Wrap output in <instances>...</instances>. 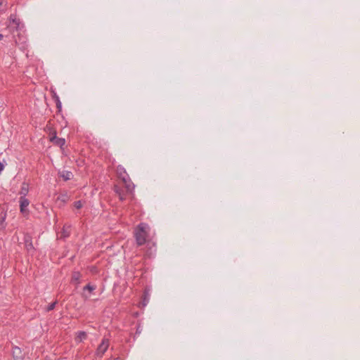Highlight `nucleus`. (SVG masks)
Returning <instances> with one entry per match:
<instances>
[{"label": "nucleus", "instance_id": "nucleus-1", "mask_svg": "<svg viewBox=\"0 0 360 360\" xmlns=\"http://www.w3.org/2000/svg\"><path fill=\"white\" fill-rule=\"evenodd\" d=\"M7 28L11 32L14 33L15 31H21L22 29L23 28V25L21 23L20 19L18 18L15 15H11L8 19V25L7 26ZM13 37L16 44L25 43L24 38L21 37L20 33H18L17 35L13 34Z\"/></svg>", "mask_w": 360, "mask_h": 360}, {"label": "nucleus", "instance_id": "nucleus-2", "mask_svg": "<svg viewBox=\"0 0 360 360\" xmlns=\"http://www.w3.org/2000/svg\"><path fill=\"white\" fill-rule=\"evenodd\" d=\"M150 228L147 224L141 223L134 229V235L136 244L139 246L143 245L149 242L147 238L148 237V231Z\"/></svg>", "mask_w": 360, "mask_h": 360}, {"label": "nucleus", "instance_id": "nucleus-3", "mask_svg": "<svg viewBox=\"0 0 360 360\" xmlns=\"http://www.w3.org/2000/svg\"><path fill=\"white\" fill-rule=\"evenodd\" d=\"M116 173L119 179H120L127 187V191L134 190V185L131 181V179L126 172V169L122 166L118 165L116 169Z\"/></svg>", "mask_w": 360, "mask_h": 360}, {"label": "nucleus", "instance_id": "nucleus-4", "mask_svg": "<svg viewBox=\"0 0 360 360\" xmlns=\"http://www.w3.org/2000/svg\"><path fill=\"white\" fill-rule=\"evenodd\" d=\"M110 345V341L108 338H103L101 342L97 347L94 356L96 359H101L107 351Z\"/></svg>", "mask_w": 360, "mask_h": 360}, {"label": "nucleus", "instance_id": "nucleus-5", "mask_svg": "<svg viewBox=\"0 0 360 360\" xmlns=\"http://www.w3.org/2000/svg\"><path fill=\"white\" fill-rule=\"evenodd\" d=\"M114 191L118 195L119 199L121 201H123L126 199L128 195L132 193L133 190L127 191V187H125V185L124 184V187L119 185H115Z\"/></svg>", "mask_w": 360, "mask_h": 360}, {"label": "nucleus", "instance_id": "nucleus-6", "mask_svg": "<svg viewBox=\"0 0 360 360\" xmlns=\"http://www.w3.org/2000/svg\"><path fill=\"white\" fill-rule=\"evenodd\" d=\"M50 141L52 142L53 144L62 148L65 143V140L63 138H58L56 136V133L54 132L53 134L50 136Z\"/></svg>", "mask_w": 360, "mask_h": 360}, {"label": "nucleus", "instance_id": "nucleus-7", "mask_svg": "<svg viewBox=\"0 0 360 360\" xmlns=\"http://www.w3.org/2000/svg\"><path fill=\"white\" fill-rule=\"evenodd\" d=\"M12 354L14 360H23L24 354L21 349L18 347H14L12 350Z\"/></svg>", "mask_w": 360, "mask_h": 360}, {"label": "nucleus", "instance_id": "nucleus-8", "mask_svg": "<svg viewBox=\"0 0 360 360\" xmlns=\"http://www.w3.org/2000/svg\"><path fill=\"white\" fill-rule=\"evenodd\" d=\"M19 202H20V212L22 213L27 212V207L30 204V201L28 200V199H27L25 196H21L20 198Z\"/></svg>", "mask_w": 360, "mask_h": 360}, {"label": "nucleus", "instance_id": "nucleus-9", "mask_svg": "<svg viewBox=\"0 0 360 360\" xmlns=\"http://www.w3.org/2000/svg\"><path fill=\"white\" fill-rule=\"evenodd\" d=\"M24 242L26 250L30 252L34 250V246L32 242V238L28 234H26L24 237Z\"/></svg>", "mask_w": 360, "mask_h": 360}, {"label": "nucleus", "instance_id": "nucleus-10", "mask_svg": "<svg viewBox=\"0 0 360 360\" xmlns=\"http://www.w3.org/2000/svg\"><path fill=\"white\" fill-rule=\"evenodd\" d=\"M6 218V212L4 207H0V230L6 228L5 219Z\"/></svg>", "mask_w": 360, "mask_h": 360}, {"label": "nucleus", "instance_id": "nucleus-11", "mask_svg": "<svg viewBox=\"0 0 360 360\" xmlns=\"http://www.w3.org/2000/svg\"><path fill=\"white\" fill-rule=\"evenodd\" d=\"M146 244H147V247H148V250L146 251V255L148 257H150L154 255V253L156 251L155 245L153 243L150 242V241L148 242Z\"/></svg>", "mask_w": 360, "mask_h": 360}, {"label": "nucleus", "instance_id": "nucleus-12", "mask_svg": "<svg viewBox=\"0 0 360 360\" xmlns=\"http://www.w3.org/2000/svg\"><path fill=\"white\" fill-rule=\"evenodd\" d=\"M87 338V335L84 331H79L77 333V337L75 338V341L77 342H81L83 340H86Z\"/></svg>", "mask_w": 360, "mask_h": 360}, {"label": "nucleus", "instance_id": "nucleus-13", "mask_svg": "<svg viewBox=\"0 0 360 360\" xmlns=\"http://www.w3.org/2000/svg\"><path fill=\"white\" fill-rule=\"evenodd\" d=\"M72 173L69 171H63L60 174V176L65 181L72 179Z\"/></svg>", "mask_w": 360, "mask_h": 360}, {"label": "nucleus", "instance_id": "nucleus-14", "mask_svg": "<svg viewBox=\"0 0 360 360\" xmlns=\"http://www.w3.org/2000/svg\"><path fill=\"white\" fill-rule=\"evenodd\" d=\"M81 278V274L78 271H75L72 274V280L77 283H79V279Z\"/></svg>", "mask_w": 360, "mask_h": 360}, {"label": "nucleus", "instance_id": "nucleus-15", "mask_svg": "<svg viewBox=\"0 0 360 360\" xmlns=\"http://www.w3.org/2000/svg\"><path fill=\"white\" fill-rule=\"evenodd\" d=\"M70 226H64L63 229L62 236L64 238L68 237L70 235Z\"/></svg>", "mask_w": 360, "mask_h": 360}, {"label": "nucleus", "instance_id": "nucleus-16", "mask_svg": "<svg viewBox=\"0 0 360 360\" xmlns=\"http://www.w3.org/2000/svg\"><path fill=\"white\" fill-rule=\"evenodd\" d=\"M96 289V285H92L90 283L87 284L86 286L84 287L83 290L84 291L88 290L89 292H91Z\"/></svg>", "mask_w": 360, "mask_h": 360}, {"label": "nucleus", "instance_id": "nucleus-17", "mask_svg": "<svg viewBox=\"0 0 360 360\" xmlns=\"http://www.w3.org/2000/svg\"><path fill=\"white\" fill-rule=\"evenodd\" d=\"M56 304H57V301L53 302V303H51V304H49V305L47 307V308H46V311H52V310L55 308V307H56Z\"/></svg>", "mask_w": 360, "mask_h": 360}, {"label": "nucleus", "instance_id": "nucleus-18", "mask_svg": "<svg viewBox=\"0 0 360 360\" xmlns=\"http://www.w3.org/2000/svg\"><path fill=\"white\" fill-rule=\"evenodd\" d=\"M74 207L76 208V209H80L82 208V203L80 200H78V201H76L74 203Z\"/></svg>", "mask_w": 360, "mask_h": 360}, {"label": "nucleus", "instance_id": "nucleus-19", "mask_svg": "<svg viewBox=\"0 0 360 360\" xmlns=\"http://www.w3.org/2000/svg\"><path fill=\"white\" fill-rule=\"evenodd\" d=\"M6 10V6L2 3H0V13Z\"/></svg>", "mask_w": 360, "mask_h": 360}, {"label": "nucleus", "instance_id": "nucleus-20", "mask_svg": "<svg viewBox=\"0 0 360 360\" xmlns=\"http://www.w3.org/2000/svg\"><path fill=\"white\" fill-rule=\"evenodd\" d=\"M27 193V189L26 188H22V191L20 192L21 194L23 195V196H25Z\"/></svg>", "mask_w": 360, "mask_h": 360}, {"label": "nucleus", "instance_id": "nucleus-21", "mask_svg": "<svg viewBox=\"0 0 360 360\" xmlns=\"http://www.w3.org/2000/svg\"><path fill=\"white\" fill-rule=\"evenodd\" d=\"M56 106L58 109H60L61 108V103L58 98H57V99H56Z\"/></svg>", "mask_w": 360, "mask_h": 360}, {"label": "nucleus", "instance_id": "nucleus-22", "mask_svg": "<svg viewBox=\"0 0 360 360\" xmlns=\"http://www.w3.org/2000/svg\"><path fill=\"white\" fill-rule=\"evenodd\" d=\"M4 165L0 162V174L4 170Z\"/></svg>", "mask_w": 360, "mask_h": 360}, {"label": "nucleus", "instance_id": "nucleus-23", "mask_svg": "<svg viewBox=\"0 0 360 360\" xmlns=\"http://www.w3.org/2000/svg\"><path fill=\"white\" fill-rule=\"evenodd\" d=\"M4 38V35L2 34H0V41L2 40Z\"/></svg>", "mask_w": 360, "mask_h": 360}]
</instances>
